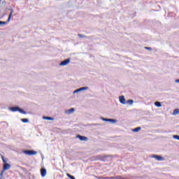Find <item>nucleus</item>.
Masks as SVG:
<instances>
[{
	"mask_svg": "<svg viewBox=\"0 0 179 179\" xmlns=\"http://www.w3.org/2000/svg\"><path fill=\"white\" fill-rule=\"evenodd\" d=\"M10 17H12V13H10L8 16V22L9 20H10Z\"/></svg>",
	"mask_w": 179,
	"mask_h": 179,
	"instance_id": "obj_28",
	"label": "nucleus"
},
{
	"mask_svg": "<svg viewBox=\"0 0 179 179\" xmlns=\"http://www.w3.org/2000/svg\"><path fill=\"white\" fill-rule=\"evenodd\" d=\"M1 159H2V161H3V162L4 163V164H6L7 163H6V159H5V157H3V155H1Z\"/></svg>",
	"mask_w": 179,
	"mask_h": 179,
	"instance_id": "obj_21",
	"label": "nucleus"
},
{
	"mask_svg": "<svg viewBox=\"0 0 179 179\" xmlns=\"http://www.w3.org/2000/svg\"><path fill=\"white\" fill-rule=\"evenodd\" d=\"M46 174H47V169H45V168H42L41 169V177H45Z\"/></svg>",
	"mask_w": 179,
	"mask_h": 179,
	"instance_id": "obj_6",
	"label": "nucleus"
},
{
	"mask_svg": "<svg viewBox=\"0 0 179 179\" xmlns=\"http://www.w3.org/2000/svg\"><path fill=\"white\" fill-rule=\"evenodd\" d=\"M64 113H65V114H68V115L72 114V113H75V108H71L70 109L66 110Z\"/></svg>",
	"mask_w": 179,
	"mask_h": 179,
	"instance_id": "obj_8",
	"label": "nucleus"
},
{
	"mask_svg": "<svg viewBox=\"0 0 179 179\" xmlns=\"http://www.w3.org/2000/svg\"><path fill=\"white\" fill-rule=\"evenodd\" d=\"M179 113V109L176 108L173 110V115H177Z\"/></svg>",
	"mask_w": 179,
	"mask_h": 179,
	"instance_id": "obj_19",
	"label": "nucleus"
},
{
	"mask_svg": "<svg viewBox=\"0 0 179 179\" xmlns=\"http://www.w3.org/2000/svg\"><path fill=\"white\" fill-rule=\"evenodd\" d=\"M101 160L104 161V159H102Z\"/></svg>",
	"mask_w": 179,
	"mask_h": 179,
	"instance_id": "obj_32",
	"label": "nucleus"
},
{
	"mask_svg": "<svg viewBox=\"0 0 179 179\" xmlns=\"http://www.w3.org/2000/svg\"><path fill=\"white\" fill-rule=\"evenodd\" d=\"M155 106H156V107H162V103L160 101H156L155 102Z\"/></svg>",
	"mask_w": 179,
	"mask_h": 179,
	"instance_id": "obj_15",
	"label": "nucleus"
},
{
	"mask_svg": "<svg viewBox=\"0 0 179 179\" xmlns=\"http://www.w3.org/2000/svg\"><path fill=\"white\" fill-rule=\"evenodd\" d=\"M97 179H107V177H103V176H95Z\"/></svg>",
	"mask_w": 179,
	"mask_h": 179,
	"instance_id": "obj_22",
	"label": "nucleus"
},
{
	"mask_svg": "<svg viewBox=\"0 0 179 179\" xmlns=\"http://www.w3.org/2000/svg\"><path fill=\"white\" fill-rule=\"evenodd\" d=\"M1 179V178H0Z\"/></svg>",
	"mask_w": 179,
	"mask_h": 179,
	"instance_id": "obj_33",
	"label": "nucleus"
},
{
	"mask_svg": "<svg viewBox=\"0 0 179 179\" xmlns=\"http://www.w3.org/2000/svg\"><path fill=\"white\" fill-rule=\"evenodd\" d=\"M83 90H89V87H80L76 90L73 91V94H75L76 93H79V92H83Z\"/></svg>",
	"mask_w": 179,
	"mask_h": 179,
	"instance_id": "obj_2",
	"label": "nucleus"
},
{
	"mask_svg": "<svg viewBox=\"0 0 179 179\" xmlns=\"http://www.w3.org/2000/svg\"><path fill=\"white\" fill-rule=\"evenodd\" d=\"M18 111L21 114H27V113L26 111H24L23 109L20 108V107L18 108Z\"/></svg>",
	"mask_w": 179,
	"mask_h": 179,
	"instance_id": "obj_14",
	"label": "nucleus"
},
{
	"mask_svg": "<svg viewBox=\"0 0 179 179\" xmlns=\"http://www.w3.org/2000/svg\"><path fill=\"white\" fill-rule=\"evenodd\" d=\"M8 110H10V111H12L13 113H16V111H18L19 110V106L9 107Z\"/></svg>",
	"mask_w": 179,
	"mask_h": 179,
	"instance_id": "obj_7",
	"label": "nucleus"
},
{
	"mask_svg": "<svg viewBox=\"0 0 179 179\" xmlns=\"http://www.w3.org/2000/svg\"><path fill=\"white\" fill-rule=\"evenodd\" d=\"M141 129H142V128L141 127H138L135 129H133L132 131L133 132H139V131H141Z\"/></svg>",
	"mask_w": 179,
	"mask_h": 179,
	"instance_id": "obj_13",
	"label": "nucleus"
},
{
	"mask_svg": "<svg viewBox=\"0 0 179 179\" xmlns=\"http://www.w3.org/2000/svg\"><path fill=\"white\" fill-rule=\"evenodd\" d=\"M119 101L121 104H127V101L125 100V96H119Z\"/></svg>",
	"mask_w": 179,
	"mask_h": 179,
	"instance_id": "obj_4",
	"label": "nucleus"
},
{
	"mask_svg": "<svg viewBox=\"0 0 179 179\" xmlns=\"http://www.w3.org/2000/svg\"><path fill=\"white\" fill-rule=\"evenodd\" d=\"M43 120H47L48 121H54V118L50 116H44L43 117Z\"/></svg>",
	"mask_w": 179,
	"mask_h": 179,
	"instance_id": "obj_12",
	"label": "nucleus"
},
{
	"mask_svg": "<svg viewBox=\"0 0 179 179\" xmlns=\"http://www.w3.org/2000/svg\"><path fill=\"white\" fill-rule=\"evenodd\" d=\"M129 104L130 106L134 104V100L132 99H129L127 101H126V104Z\"/></svg>",
	"mask_w": 179,
	"mask_h": 179,
	"instance_id": "obj_16",
	"label": "nucleus"
},
{
	"mask_svg": "<svg viewBox=\"0 0 179 179\" xmlns=\"http://www.w3.org/2000/svg\"><path fill=\"white\" fill-rule=\"evenodd\" d=\"M4 24H6V23H0V27H3Z\"/></svg>",
	"mask_w": 179,
	"mask_h": 179,
	"instance_id": "obj_27",
	"label": "nucleus"
},
{
	"mask_svg": "<svg viewBox=\"0 0 179 179\" xmlns=\"http://www.w3.org/2000/svg\"><path fill=\"white\" fill-rule=\"evenodd\" d=\"M101 120H102V121H105V122H108V118H104V117H101Z\"/></svg>",
	"mask_w": 179,
	"mask_h": 179,
	"instance_id": "obj_23",
	"label": "nucleus"
},
{
	"mask_svg": "<svg viewBox=\"0 0 179 179\" xmlns=\"http://www.w3.org/2000/svg\"><path fill=\"white\" fill-rule=\"evenodd\" d=\"M176 83H179V79L176 80Z\"/></svg>",
	"mask_w": 179,
	"mask_h": 179,
	"instance_id": "obj_30",
	"label": "nucleus"
},
{
	"mask_svg": "<svg viewBox=\"0 0 179 179\" xmlns=\"http://www.w3.org/2000/svg\"><path fill=\"white\" fill-rule=\"evenodd\" d=\"M78 37H80V38H88V40H90V38H92L91 36H85L83 34H78Z\"/></svg>",
	"mask_w": 179,
	"mask_h": 179,
	"instance_id": "obj_11",
	"label": "nucleus"
},
{
	"mask_svg": "<svg viewBox=\"0 0 179 179\" xmlns=\"http://www.w3.org/2000/svg\"><path fill=\"white\" fill-rule=\"evenodd\" d=\"M77 138L78 139H80V141H87V137L86 136H81V135H77Z\"/></svg>",
	"mask_w": 179,
	"mask_h": 179,
	"instance_id": "obj_9",
	"label": "nucleus"
},
{
	"mask_svg": "<svg viewBox=\"0 0 179 179\" xmlns=\"http://www.w3.org/2000/svg\"><path fill=\"white\" fill-rule=\"evenodd\" d=\"M106 179H116L115 176L106 177Z\"/></svg>",
	"mask_w": 179,
	"mask_h": 179,
	"instance_id": "obj_26",
	"label": "nucleus"
},
{
	"mask_svg": "<svg viewBox=\"0 0 179 179\" xmlns=\"http://www.w3.org/2000/svg\"><path fill=\"white\" fill-rule=\"evenodd\" d=\"M22 153H24V155H27L28 156H33L34 155H37V151L33 150H25L22 151Z\"/></svg>",
	"mask_w": 179,
	"mask_h": 179,
	"instance_id": "obj_1",
	"label": "nucleus"
},
{
	"mask_svg": "<svg viewBox=\"0 0 179 179\" xmlns=\"http://www.w3.org/2000/svg\"><path fill=\"white\" fill-rule=\"evenodd\" d=\"M69 62H71V59L70 58H69V59H67L66 60L62 61L59 64V65H60V66H65L66 65H68V64H69Z\"/></svg>",
	"mask_w": 179,
	"mask_h": 179,
	"instance_id": "obj_3",
	"label": "nucleus"
},
{
	"mask_svg": "<svg viewBox=\"0 0 179 179\" xmlns=\"http://www.w3.org/2000/svg\"><path fill=\"white\" fill-rule=\"evenodd\" d=\"M108 122H112L113 124L117 122V120L115 119H108Z\"/></svg>",
	"mask_w": 179,
	"mask_h": 179,
	"instance_id": "obj_17",
	"label": "nucleus"
},
{
	"mask_svg": "<svg viewBox=\"0 0 179 179\" xmlns=\"http://www.w3.org/2000/svg\"><path fill=\"white\" fill-rule=\"evenodd\" d=\"M0 23H6V22L0 21Z\"/></svg>",
	"mask_w": 179,
	"mask_h": 179,
	"instance_id": "obj_31",
	"label": "nucleus"
},
{
	"mask_svg": "<svg viewBox=\"0 0 179 179\" xmlns=\"http://www.w3.org/2000/svg\"><path fill=\"white\" fill-rule=\"evenodd\" d=\"M152 157H154V159H156V160H158V162H162L164 160V158L160 155H153Z\"/></svg>",
	"mask_w": 179,
	"mask_h": 179,
	"instance_id": "obj_5",
	"label": "nucleus"
},
{
	"mask_svg": "<svg viewBox=\"0 0 179 179\" xmlns=\"http://www.w3.org/2000/svg\"><path fill=\"white\" fill-rule=\"evenodd\" d=\"M0 176L3 177V171L1 172Z\"/></svg>",
	"mask_w": 179,
	"mask_h": 179,
	"instance_id": "obj_29",
	"label": "nucleus"
},
{
	"mask_svg": "<svg viewBox=\"0 0 179 179\" xmlns=\"http://www.w3.org/2000/svg\"><path fill=\"white\" fill-rule=\"evenodd\" d=\"M22 122H24V124L29 122V119L27 118H24V119H21Z\"/></svg>",
	"mask_w": 179,
	"mask_h": 179,
	"instance_id": "obj_20",
	"label": "nucleus"
},
{
	"mask_svg": "<svg viewBox=\"0 0 179 179\" xmlns=\"http://www.w3.org/2000/svg\"><path fill=\"white\" fill-rule=\"evenodd\" d=\"M66 176L70 179H76V178H75V176H72V175H71L69 173H66Z\"/></svg>",
	"mask_w": 179,
	"mask_h": 179,
	"instance_id": "obj_18",
	"label": "nucleus"
},
{
	"mask_svg": "<svg viewBox=\"0 0 179 179\" xmlns=\"http://www.w3.org/2000/svg\"><path fill=\"white\" fill-rule=\"evenodd\" d=\"M11 166L9 164H5L3 166V171H6V170H9L10 169Z\"/></svg>",
	"mask_w": 179,
	"mask_h": 179,
	"instance_id": "obj_10",
	"label": "nucleus"
},
{
	"mask_svg": "<svg viewBox=\"0 0 179 179\" xmlns=\"http://www.w3.org/2000/svg\"><path fill=\"white\" fill-rule=\"evenodd\" d=\"M145 50H148L149 51H152V48L150 47H145Z\"/></svg>",
	"mask_w": 179,
	"mask_h": 179,
	"instance_id": "obj_25",
	"label": "nucleus"
},
{
	"mask_svg": "<svg viewBox=\"0 0 179 179\" xmlns=\"http://www.w3.org/2000/svg\"><path fill=\"white\" fill-rule=\"evenodd\" d=\"M173 138L174 139H177L178 141H179V136H178V135H174V136H173Z\"/></svg>",
	"mask_w": 179,
	"mask_h": 179,
	"instance_id": "obj_24",
	"label": "nucleus"
}]
</instances>
